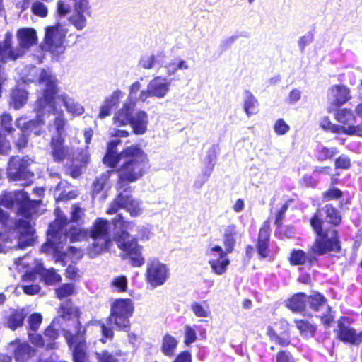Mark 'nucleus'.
I'll return each instance as SVG.
<instances>
[{"label":"nucleus","instance_id":"nucleus-20","mask_svg":"<svg viewBox=\"0 0 362 362\" xmlns=\"http://www.w3.org/2000/svg\"><path fill=\"white\" fill-rule=\"evenodd\" d=\"M6 198H9L11 200L15 199L16 205H18L21 210H25L30 201L28 199V195L24 192L4 193L0 197V206L5 207H11L12 201L6 202Z\"/></svg>","mask_w":362,"mask_h":362},{"label":"nucleus","instance_id":"nucleus-64","mask_svg":"<svg viewBox=\"0 0 362 362\" xmlns=\"http://www.w3.org/2000/svg\"><path fill=\"white\" fill-rule=\"evenodd\" d=\"M173 362H192V357L189 352L184 351L180 354Z\"/></svg>","mask_w":362,"mask_h":362},{"label":"nucleus","instance_id":"nucleus-42","mask_svg":"<svg viewBox=\"0 0 362 362\" xmlns=\"http://www.w3.org/2000/svg\"><path fill=\"white\" fill-rule=\"evenodd\" d=\"M192 310L197 317H209L211 316V312L208 305L194 303L192 305Z\"/></svg>","mask_w":362,"mask_h":362},{"label":"nucleus","instance_id":"nucleus-8","mask_svg":"<svg viewBox=\"0 0 362 362\" xmlns=\"http://www.w3.org/2000/svg\"><path fill=\"white\" fill-rule=\"evenodd\" d=\"M67 29L64 25L57 23L53 26L46 28L45 37V47L56 54L64 51V39L67 33Z\"/></svg>","mask_w":362,"mask_h":362},{"label":"nucleus","instance_id":"nucleus-48","mask_svg":"<svg viewBox=\"0 0 362 362\" xmlns=\"http://www.w3.org/2000/svg\"><path fill=\"white\" fill-rule=\"evenodd\" d=\"M42 321V316L41 314L35 313L32 314L28 318V324L30 329L36 331L39 329Z\"/></svg>","mask_w":362,"mask_h":362},{"label":"nucleus","instance_id":"nucleus-25","mask_svg":"<svg viewBox=\"0 0 362 362\" xmlns=\"http://www.w3.org/2000/svg\"><path fill=\"white\" fill-rule=\"evenodd\" d=\"M93 243L88 248V255L90 257H95L103 252L107 251L112 245L110 238H91Z\"/></svg>","mask_w":362,"mask_h":362},{"label":"nucleus","instance_id":"nucleus-1","mask_svg":"<svg viewBox=\"0 0 362 362\" xmlns=\"http://www.w3.org/2000/svg\"><path fill=\"white\" fill-rule=\"evenodd\" d=\"M119 143L120 141L117 140L108 144L103 161L110 167L120 165L118 170L119 183L122 187L141 177L147 163V156L137 145L128 146L117 153L115 148Z\"/></svg>","mask_w":362,"mask_h":362},{"label":"nucleus","instance_id":"nucleus-63","mask_svg":"<svg viewBox=\"0 0 362 362\" xmlns=\"http://www.w3.org/2000/svg\"><path fill=\"white\" fill-rule=\"evenodd\" d=\"M277 362H294L292 356L284 351L279 352L276 356Z\"/></svg>","mask_w":362,"mask_h":362},{"label":"nucleus","instance_id":"nucleus-31","mask_svg":"<svg viewBox=\"0 0 362 362\" xmlns=\"http://www.w3.org/2000/svg\"><path fill=\"white\" fill-rule=\"evenodd\" d=\"M26 316L24 309L14 310L8 317L6 325L11 329H16L23 325V320Z\"/></svg>","mask_w":362,"mask_h":362},{"label":"nucleus","instance_id":"nucleus-55","mask_svg":"<svg viewBox=\"0 0 362 362\" xmlns=\"http://www.w3.org/2000/svg\"><path fill=\"white\" fill-rule=\"evenodd\" d=\"M274 129L276 134L282 135L289 130V126L283 119H279L274 124Z\"/></svg>","mask_w":362,"mask_h":362},{"label":"nucleus","instance_id":"nucleus-35","mask_svg":"<svg viewBox=\"0 0 362 362\" xmlns=\"http://www.w3.org/2000/svg\"><path fill=\"white\" fill-rule=\"evenodd\" d=\"M177 342L175 337L166 334L163 339L161 350L165 356L173 355L176 349Z\"/></svg>","mask_w":362,"mask_h":362},{"label":"nucleus","instance_id":"nucleus-58","mask_svg":"<svg viewBox=\"0 0 362 362\" xmlns=\"http://www.w3.org/2000/svg\"><path fill=\"white\" fill-rule=\"evenodd\" d=\"M223 238L224 252L228 254L232 252L235 243V237L223 236Z\"/></svg>","mask_w":362,"mask_h":362},{"label":"nucleus","instance_id":"nucleus-34","mask_svg":"<svg viewBox=\"0 0 362 362\" xmlns=\"http://www.w3.org/2000/svg\"><path fill=\"white\" fill-rule=\"evenodd\" d=\"M27 102V93L23 90H14L11 93V105L15 109H19Z\"/></svg>","mask_w":362,"mask_h":362},{"label":"nucleus","instance_id":"nucleus-36","mask_svg":"<svg viewBox=\"0 0 362 362\" xmlns=\"http://www.w3.org/2000/svg\"><path fill=\"white\" fill-rule=\"evenodd\" d=\"M61 139H53L52 143V155L55 160H62L68 153V149L63 146Z\"/></svg>","mask_w":362,"mask_h":362},{"label":"nucleus","instance_id":"nucleus-57","mask_svg":"<svg viewBox=\"0 0 362 362\" xmlns=\"http://www.w3.org/2000/svg\"><path fill=\"white\" fill-rule=\"evenodd\" d=\"M11 240L8 235L0 233V252H6L12 247Z\"/></svg>","mask_w":362,"mask_h":362},{"label":"nucleus","instance_id":"nucleus-53","mask_svg":"<svg viewBox=\"0 0 362 362\" xmlns=\"http://www.w3.org/2000/svg\"><path fill=\"white\" fill-rule=\"evenodd\" d=\"M350 166L351 160L347 156H341L335 160L336 168L347 170Z\"/></svg>","mask_w":362,"mask_h":362},{"label":"nucleus","instance_id":"nucleus-16","mask_svg":"<svg viewBox=\"0 0 362 362\" xmlns=\"http://www.w3.org/2000/svg\"><path fill=\"white\" fill-rule=\"evenodd\" d=\"M349 89L343 85H334L327 90V98L336 105H342L350 99Z\"/></svg>","mask_w":362,"mask_h":362},{"label":"nucleus","instance_id":"nucleus-38","mask_svg":"<svg viewBox=\"0 0 362 362\" xmlns=\"http://www.w3.org/2000/svg\"><path fill=\"white\" fill-rule=\"evenodd\" d=\"M295 323L302 336L305 337L313 336L315 332V327L313 325L302 320H296Z\"/></svg>","mask_w":362,"mask_h":362},{"label":"nucleus","instance_id":"nucleus-49","mask_svg":"<svg viewBox=\"0 0 362 362\" xmlns=\"http://www.w3.org/2000/svg\"><path fill=\"white\" fill-rule=\"evenodd\" d=\"M88 235V232L81 228H74L69 233V238L72 242L81 241Z\"/></svg>","mask_w":362,"mask_h":362},{"label":"nucleus","instance_id":"nucleus-11","mask_svg":"<svg viewBox=\"0 0 362 362\" xmlns=\"http://www.w3.org/2000/svg\"><path fill=\"white\" fill-rule=\"evenodd\" d=\"M171 80L158 76L151 80L147 86V89L141 90L138 99L145 102L150 97L163 98L168 93Z\"/></svg>","mask_w":362,"mask_h":362},{"label":"nucleus","instance_id":"nucleus-23","mask_svg":"<svg viewBox=\"0 0 362 362\" xmlns=\"http://www.w3.org/2000/svg\"><path fill=\"white\" fill-rule=\"evenodd\" d=\"M123 97V93L117 90L107 97L100 107L98 117L103 119L110 115L112 109L115 107Z\"/></svg>","mask_w":362,"mask_h":362},{"label":"nucleus","instance_id":"nucleus-43","mask_svg":"<svg viewBox=\"0 0 362 362\" xmlns=\"http://www.w3.org/2000/svg\"><path fill=\"white\" fill-rule=\"evenodd\" d=\"M31 11L33 14L41 18L46 17L48 13V9L46 5L39 1H36L33 3L31 6Z\"/></svg>","mask_w":362,"mask_h":362},{"label":"nucleus","instance_id":"nucleus-44","mask_svg":"<svg viewBox=\"0 0 362 362\" xmlns=\"http://www.w3.org/2000/svg\"><path fill=\"white\" fill-rule=\"evenodd\" d=\"M327 221L337 225L341 221V216L338 214L337 210L330 206H326Z\"/></svg>","mask_w":362,"mask_h":362},{"label":"nucleus","instance_id":"nucleus-21","mask_svg":"<svg viewBox=\"0 0 362 362\" xmlns=\"http://www.w3.org/2000/svg\"><path fill=\"white\" fill-rule=\"evenodd\" d=\"M16 227L21 236L18 240V247L23 248L30 245L33 241V228L27 221H18Z\"/></svg>","mask_w":362,"mask_h":362},{"label":"nucleus","instance_id":"nucleus-10","mask_svg":"<svg viewBox=\"0 0 362 362\" xmlns=\"http://www.w3.org/2000/svg\"><path fill=\"white\" fill-rule=\"evenodd\" d=\"M170 271L167 265L156 259L148 261L146 267V279L153 288L162 286L168 279Z\"/></svg>","mask_w":362,"mask_h":362},{"label":"nucleus","instance_id":"nucleus-62","mask_svg":"<svg viewBox=\"0 0 362 362\" xmlns=\"http://www.w3.org/2000/svg\"><path fill=\"white\" fill-rule=\"evenodd\" d=\"M1 126L6 130H11V117L9 115L4 114L1 116Z\"/></svg>","mask_w":362,"mask_h":362},{"label":"nucleus","instance_id":"nucleus-29","mask_svg":"<svg viewBox=\"0 0 362 362\" xmlns=\"http://www.w3.org/2000/svg\"><path fill=\"white\" fill-rule=\"evenodd\" d=\"M14 356L16 361L24 362L35 354V349L26 343H15Z\"/></svg>","mask_w":362,"mask_h":362},{"label":"nucleus","instance_id":"nucleus-39","mask_svg":"<svg viewBox=\"0 0 362 362\" xmlns=\"http://www.w3.org/2000/svg\"><path fill=\"white\" fill-rule=\"evenodd\" d=\"M289 259L293 265H302L305 263L307 256L303 250H295L291 253Z\"/></svg>","mask_w":362,"mask_h":362},{"label":"nucleus","instance_id":"nucleus-14","mask_svg":"<svg viewBox=\"0 0 362 362\" xmlns=\"http://www.w3.org/2000/svg\"><path fill=\"white\" fill-rule=\"evenodd\" d=\"M288 329L289 324L285 320H281L273 327H269L267 333L272 341L284 346L290 344Z\"/></svg>","mask_w":362,"mask_h":362},{"label":"nucleus","instance_id":"nucleus-60","mask_svg":"<svg viewBox=\"0 0 362 362\" xmlns=\"http://www.w3.org/2000/svg\"><path fill=\"white\" fill-rule=\"evenodd\" d=\"M29 339L30 342L36 346L42 347L45 345L42 336L38 334H30Z\"/></svg>","mask_w":362,"mask_h":362},{"label":"nucleus","instance_id":"nucleus-52","mask_svg":"<svg viewBox=\"0 0 362 362\" xmlns=\"http://www.w3.org/2000/svg\"><path fill=\"white\" fill-rule=\"evenodd\" d=\"M98 362H117V359L115 356L109 353L107 351H103L100 353H95Z\"/></svg>","mask_w":362,"mask_h":362},{"label":"nucleus","instance_id":"nucleus-9","mask_svg":"<svg viewBox=\"0 0 362 362\" xmlns=\"http://www.w3.org/2000/svg\"><path fill=\"white\" fill-rule=\"evenodd\" d=\"M335 119L340 124V133L349 136H362V123L357 124L353 112L348 109H340L334 115Z\"/></svg>","mask_w":362,"mask_h":362},{"label":"nucleus","instance_id":"nucleus-7","mask_svg":"<svg viewBox=\"0 0 362 362\" xmlns=\"http://www.w3.org/2000/svg\"><path fill=\"white\" fill-rule=\"evenodd\" d=\"M134 310V305L129 298H117L111 303L110 320L121 329L129 327V318Z\"/></svg>","mask_w":362,"mask_h":362},{"label":"nucleus","instance_id":"nucleus-3","mask_svg":"<svg viewBox=\"0 0 362 362\" xmlns=\"http://www.w3.org/2000/svg\"><path fill=\"white\" fill-rule=\"evenodd\" d=\"M113 223L115 228L119 230L115 238L118 247L129 257L133 266H141L144 263L141 255L142 247L137 244L136 239L132 238L128 232H132L134 228H137L135 223L124 221L123 217L119 215L114 218Z\"/></svg>","mask_w":362,"mask_h":362},{"label":"nucleus","instance_id":"nucleus-6","mask_svg":"<svg viewBox=\"0 0 362 362\" xmlns=\"http://www.w3.org/2000/svg\"><path fill=\"white\" fill-rule=\"evenodd\" d=\"M76 330H64V337L69 346L72 349L74 362H90L86 352V343L84 339L85 331L80 322H76Z\"/></svg>","mask_w":362,"mask_h":362},{"label":"nucleus","instance_id":"nucleus-19","mask_svg":"<svg viewBox=\"0 0 362 362\" xmlns=\"http://www.w3.org/2000/svg\"><path fill=\"white\" fill-rule=\"evenodd\" d=\"M88 9L89 4H74L75 13L69 17V21L76 30H82L86 26L87 19L84 13Z\"/></svg>","mask_w":362,"mask_h":362},{"label":"nucleus","instance_id":"nucleus-51","mask_svg":"<svg viewBox=\"0 0 362 362\" xmlns=\"http://www.w3.org/2000/svg\"><path fill=\"white\" fill-rule=\"evenodd\" d=\"M197 339L195 330L189 325L185 327V344L189 345L194 343Z\"/></svg>","mask_w":362,"mask_h":362},{"label":"nucleus","instance_id":"nucleus-33","mask_svg":"<svg viewBox=\"0 0 362 362\" xmlns=\"http://www.w3.org/2000/svg\"><path fill=\"white\" fill-rule=\"evenodd\" d=\"M244 110L247 116L255 115L258 112V103L256 98L249 92L245 93Z\"/></svg>","mask_w":362,"mask_h":362},{"label":"nucleus","instance_id":"nucleus-47","mask_svg":"<svg viewBox=\"0 0 362 362\" xmlns=\"http://www.w3.org/2000/svg\"><path fill=\"white\" fill-rule=\"evenodd\" d=\"M74 288L72 284H66L56 290V294L59 298L70 296L74 293Z\"/></svg>","mask_w":362,"mask_h":362},{"label":"nucleus","instance_id":"nucleus-26","mask_svg":"<svg viewBox=\"0 0 362 362\" xmlns=\"http://www.w3.org/2000/svg\"><path fill=\"white\" fill-rule=\"evenodd\" d=\"M108 230V221L99 218L93 223L89 232L90 236V238H109Z\"/></svg>","mask_w":362,"mask_h":362},{"label":"nucleus","instance_id":"nucleus-50","mask_svg":"<svg viewBox=\"0 0 362 362\" xmlns=\"http://www.w3.org/2000/svg\"><path fill=\"white\" fill-rule=\"evenodd\" d=\"M141 88V85L139 81L134 82L131 85L127 102L136 103V100H139L138 98H136V94L140 90Z\"/></svg>","mask_w":362,"mask_h":362},{"label":"nucleus","instance_id":"nucleus-30","mask_svg":"<svg viewBox=\"0 0 362 362\" xmlns=\"http://www.w3.org/2000/svg\"><path fill=\"white\" fill-rule=\"evenodd\" d=\"M35 273L39 274L47 284H54L61 281V276L53 269L45 270L40 264L35 268Z\"/></svg>","mask_w":362,"mask_h":362},{"label":"nucleus","instance_id":"nucleus-61","mask_svg":"<svg viewBox=\"0 0 362 362\" xmlns=\"http://www.w3.org/2000/svg\"><path fill=\"white\" fill-rule=\"evenodd\" d=\"M83 215V211L78 206H73L71 211V221L77 222L78 221L82 216Z\"/></svg>","mask_w":362,"mask_h":362},{"label":"nucleus","instance_id":"nucleus-24","mask_svg":"<svg viewBox=\"0 0 362 362\" xmlns=\"http://www.w3.org/2000/svg\"><path fill=\"white\" fill-rule=\"evenodd\" d=\"M148 124V115L143 110L137 112L130 122L133 132L136 134H144L147 131Z\"/></svg>","mask_w":362,"mask_h":362},{"label":"nucleus","instance_id":"nucleus-54","mask_svg":"<svg viewBox=\"0 0 362 362\" xmlns=\"http://www.w3.org/2000/svg\"><path fill=\"white\" fill-rule=\"evenodd\" d=\"M342 192L337 188H330L323 194V197L325 200L329 201L341 197Z\"/></svg>","mask_w":362,"mask_h":362},{"label":"nucleus","instance_id":"nucleus-41","mask_svg":"<svg viewBox=\"0 0 362 362\" xmlns=\"http://www.w3.org/2000/svg\"><path fill=\"white\" fill-rule=\"evenodd\" d=\"M111 286L117 292H125L127 289V279L124 276H119L114 278Z\"/></svg>","mask_w":362,"mask_h":362},{"label":"nucleus","instance_id":"nucleus-22","mask_svg":"<svg viewBox=\"0 0 362 362\" xmlns=\"http://www.w3.org/2000/svg\"><path fill=\"white\" fill-rule=\"evenodd\" d=\"M339 338L344 342L351 344H359L362 342V331L345 325H340L338 334Z\"/></svg>","mask_w":362,"mask_h":362},{"label":"nucleus","instance_id":"nucleus-28","mask_svg":"<svg viewBox=\"0 0 362 362\" xmlns=\"http://www.w3.org/2000/svg\"><path fill=\"white\" fill-rule=\"evenodd\" d=\"M308 302V296L303 293L293 295L286 301V306L293 312L303 311Z\"/></svg>","mask_w":362,"mask_h":362},{"label":"nucleus","instance_id":"nucleus-40","mask_svg":"<svg viewBox=\"0 0 362 362\" xmlns=\"http://www.w3.org/2000/svg\"><path fill=\"white\" fill-rule=\"evenodd\" d=\"M308 303L311 308L318 310L320 308L326 306L325 299L319 293H315L311 296H308Z\"/></svg>","mask_w":362,"mask_h":362},{"label":"nucleus","instance_id":"nucleus-37","mask_svg":"<svg viewBox=\"0 0 362 362\" xmlns=\"http://www.w3.org/2000/svg\"><path fill=\"white\" fill-rule=\"evenodd\" d=\"M166 74L168 76H172L176 74L179 69H188V65L185 60L175 59L165 65Z\"/></svg>","mask_w":362,"mask_h":362},{"label":"nucleus","instance_id":"nucleus-32","mask_svg":"<svg viewBox=\"0 0 362 362\" xmlns=\"http://www.w3.org/2000/svg\"><path fill=\"white\" fill-rule=\"evenodd\" d=\"M58 314L61 317L66 320H69L71 319L72 317L76 318V320L74 322V329H69L68 330H71L72 332L76 330V321L79 322L78 320V310L76 308L73 307L70 303H66V305H62L58 310Z\"/></svg>","mask_w":362,"mask_h":362},{"label":"nucleus","instance_id":"nucleus-18","mask_svg":"<svg viewBox=\"0 0 362 362\" xmlns=\"http://www.w3.org/2000/svg\"><path fill=\"white\" fill-rule=\"evenodd\" d=\"M135 103L126 102L114 115L113 123L117 127L125 126L130 124L133 117L132 112L134 110Z\"/></svg>","mask_w":362,"mask_h":362},{"label":"nucleus","instance_id":"nucleus-4","mask_svg":"<svg viewBox=\"0 0 362 362\" xmlns=\"http://www.w3.org/2000/svg\"><path fill=\"white\" fill-rule=\"evenodd\" d=\"M66 221V218L58 216L57 219L50 226L48 231V242L42 246V250L46 252H53L59 260L63 262L68 257L72 261L78 260L83 256V253L80 250L71 247L66 253H64L62 251L66 237L60 236L57 228L59 223L60 226L65 225Z\"/></svg>","mask_w":362,"mask_h":362},{"label":"nucleus","instance_id":"nucleus-5","mask_svg":"<svg viewBox=\"0 0 362 362\" xmlns=\"http://www.w3.org/2000/svg\"><path fill=\"white\" fill-rule=\"evenodd\" d=\"M310 223L319 235L310 248L311 256L322 255L328 252L339 250L340 247L335 230H329L326 234H323L321 228L322 222L317 216L312 218Z\"/></svg>","mask_w":362,"mask_h":362},{"label":"nucleus","instance_id":"nucleus-27","mask_svg":"<svg viewBox=\"0 0 362 362\" xmlns=\"http://www.w3.org/2000/svg\"><path fill=\"white\" fill-rule=\"evenodd\" d=\"M269 226L267 225H265L259 230L257 246L258 253L262 257H267L269 254Z\"/></svg>","mask_w":362,"mask_h":362},{"label":"nucleus","instance_id":"nucleus-17","mask_svg":"<svg viewBox=\"0 0 362 362\" xmlns=\"http://www.w3.org/2000/svg\"><path fill=\"white\" fill-rule=\"evenodd\" d=\"M22 119H19L17 121V125L21 128V133L18 135V138L16 140V146L18 148H21L25 146L27 144V138L25 136V132L30 130L31 132H34L36 135L40 134V131L38 129V127L40 124H42V121H29L27 123H22Z\"/></svg>","mask_w":362,"mask_h":362},{"label":"nucleus","instance_id":"nucleus-13","mask_svg":"<svg viewBox=\"0 0 362 362\" xmlns=\"http://www.w3.org/2000/svg\"><path fill=\"white\" fill-rule=\"evenodd\" d=\"M119 208H124L132 217L141 214L143 209L141 202L132 196L120 193L117 198L110 204L107 211L108 214L116 213Z\"/></svg>","mask_w":362,"mask_h":362},{"label":"nucleus","instance_id":"nucleus-2","mask_svg":"<svg viewBox=\"0 0 362 362\" xmlns=\"http://www.w3.org/2000/svg\"><path fill=\"white\" fill-rule=\"evenodd\" d=\"M38 80L40 85L45 86V90L36 105L37 113L40 117L57 110L56 105L60 102L64 103L67 110L74 115L78 116L83 113V107L71 98H68L64 94L57 95L56 80L49 72L42 70Z\"/></svg>","mask_w":362,"mask_h":362},{"label":"nucleus","instance_id":"nucleus-59","mask_svg":"<svg viewBox=\"0 0 362 362\" xmlns=\"http://www.w3.org/2000/svg\"><path fill=\"white\" fill-rule=\"evenodd\" d=\"M71 11V7L69 4H64V2L62 0L58 1L57 11L59 16H64L69 13Z\"/></svg>","mask_w":362,"mask_h":362},{"label":"nucleus","instance_id":"nucleus-46","mask_svg":"<svg viewBox=\"0 0 362 362\" xmlns=\"http://www.w3.org/2000/svg\"><path fill=\"white\" fill-rule=\"evenodd\" d=\"M337 151L336 148H328L327 147H322L317 153V159L319 160H325L327 159L332 158L336 153Z\"/></svg>","mask_w":362,"mask_h":362},{"label":"nucleus","instance_id":"nucleus-12","mask_svg":"<svg viewBox=\"0 0 362 362\" xmlns=\"http://www.w3.org/2000/svg\"><path fill=\"white\" fill-rule=\"evenodd\" d=\"M206 254L212 272L217 275L223 274L230 264L228 253L219 245H211L207 249Z\"/></svg>","mask_w":362,"mask_h":362},{"label":"nucleus","instance_id":"nucleus-45","mask_svg":"<svg viewBox=\"0 0 362 362\" xmlns=\"http://www.w3.org/2000/svg\"><path fill=\"white\" fill-rule=\"evenodd\" d=\"M320 126L324 130L329 131L332 133L341 134L339 126L332 123L327 117L322 118L320 122Z\"/></svg>","mask_w":362,"mask_h":362},{"label":"nucleus","instance_id":"nucleus-15","mask_svg":"<svg viewBox=\"0 0 362 362\" xmlns=\"http://www.w3.org/2000/svg\"><path fill=\"white\" fill-rule=\"evenodd\" d=\"M29 159L22 160L19 163L15 158H11L8 165V177L10 179L16 181L22 180L23 179L30 178L33 176L30 172L25 171V167L28 165Z\"/></svg>","mask_w":362,"mask_h":362},{"label":"nucleus","instance_id":"nucleus-56","mask_svg":"<svg viewBox=\"0 0 362 362\" xmlns=\"http://www.w3.org/2000/svg\"><path fill=\"white\" fill-rule=\"evenodd\" d=\"M156 63V58L154 55L144 56L140 60V65L144 69H152Z\"/></svg>","mask_w":362,"mask_h":362}]
</instances>
